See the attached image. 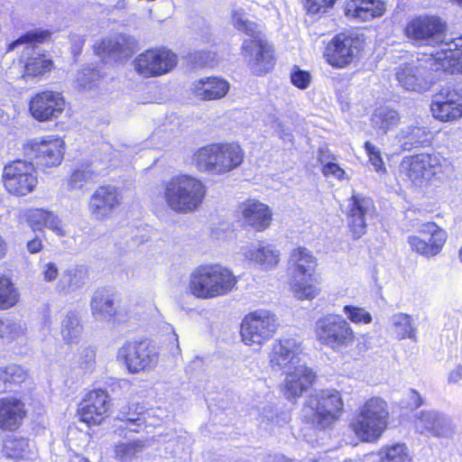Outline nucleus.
I'll return each mask as SVG.
<instances>
[{
	"instance_id": "6e6d98bb",
	"label": "nucleus",
	"mask_w": 462,
	"mask_h": 462,
	"mask_svg": "<svg viewBox=\"0 0 462 462\" xmlns=\"http://www.w3.org/2000/svg\"><path fill=\"white\" fill-rule=\"evenodd\" d=\"M22 333L23 328L19 324L14 322H8L5 324L0 320V340L5 337L10 339H14Z\"/></svg>"
},
{
	"instance_id": "7ed1b4c3",
	"label": "nucleus",
	"mask_w": 462,
	"mask_h": 462,
	"mask_svg": "<svg viewBox=\"0 0 462 462\" xmlns=\"http://www.w3.org/2000/svg\"><path fill=\"white\" fill-rule=\"evenodd\" d=\"M343 407L339 392L327 389L308 397L301 409V417L317 430H325L339 419Z\"/></svg>"
},
{
	"instance_id": "4be33fe9",
	"label": "nucleus",
	"mask_w": 462,
	"mask_h": 462,
	"mask_svg": "<svg viewBox=\"0 0 462 462\" xmlns=\"http://www.w3.org/2000/svg\"><path fill=\"white\" fill-rule=\"evenodd\" d=\"M65 108V101L60 93L42 91L30 101L29 109L33 118L40 122L59 117Z\"/></svg>"
},
{
	"instance_id": "f3484780",
	"label": "nucleus",
	"mask_w": 462,
	"mask_h": 462,
	"mask_svg": "<svg viewBox=\"0 0 462 462\" xmlns=\"http://www.w3.org/2000/svg\"><path fill=\"white\" fill-rule=\"evenodd\" d=\"M447 24L438 16H419L405 27V35L417 45H436L443 37Z\"/></svg>"
},
{
	"instance_id": "ea45409f",
	"label": "nucleus",
	"mask_w": 462,
	"mask_h": 462,
	"mask_svg": "<svg viewBox=\"0 0 462 462\" xmlns=\"http://www.w3.org/2000/svg\"><path fill=\"white\" fill-rule=\"evenodd\" d=\"M231 16L232 24L237 31L245 33L250 38L261 34L258 25L248 18L247 14L242 8L232 10Z\"/></svg>"
},
{
	"instance_id": "c9c22d12",
	"label": "nucleus",
	"mask_w": 462,
	"mask_h": 462,
	"mask_svg": "<svg viewBox=\"0 0 462 462\" xmlns=\"http://www.w3.org/2000/svg\"><path fill=\"white\" fill-rule=\"evenodd\" d=\"M388 329L398 340L414 339L417 330L411 316L402 312L395 313L390 317Z\"/></svg>"
},
{
	"instance_id": "4d7b16f0",
	"label": "nucleus",
	"mask_w": 462,
	"mask_h": 462,
	"mask_svg": "<svg viewBox=\"0 0 462 462\" xmlns=\"http://www.w3.org/2000/svg\"><path fill=\"white\" fill-rule=\"evenodd\" d=\"M97 71L87 68L78 73L76 81L80 88H90L91 83L97 80Z\"/></svg>"
},
{
	"instance_id": "603ef678",
	"label": "nucleus",
	"mask_w": 462,
	"mask_h": 462,
	"mask_svg": "<svg viewBox=\"0 0 462 462\" xmlns=\"http://www.w3.org/2000/svg\"><path fill=\"white\" fill-rule=\"evenodd\" d=\"M311 80V75L305 70L300 69L298 67H294L291 73V83L300 88L305 89L309 87Z\"/></svg>"
},
{
	"instance_id": "774afa93",
	"label": "nucleus",
	"mask_w": 462,
	"mask_h": 462,
	"mask_svg": "<svg viewBox=\"0 0 462 462\" xmlns=\"http://www.w3.org/2000/svg\"><path fill=\"white\" fill-rule=\"evenodd\" d=\"M42 247V241L38 238L32 239L27 243V249L31 254H36Z\"/></svg>"
},
{
	"instance_id": "4468645a",
	"label": "nucleus",
	"mask_w": 462,
	"mask_h": 462,
	"mask_svg": "<svg viewBox=\"0 0 462 462\" xmlns=\"http://www.w3.org/2000/svg\"><path fill=\"white\" fill-rule=\"evenodd\" d=\"M23 152L34 166L55 167L60 164L63 158V142L58 138H34L23 143Z\"/></svg>"
},
{
	"instance_id": "f8f14e48",
	"label": "nucleus",
	"mask_w": 462,
	"mask_h": 462,
	"mask_svg": "<svg viewBox=\"0 0 462 462\" xmlns=\"http://www.w3.org/2000/svg\"><path fill=\"white\" fill-rule=\"evenodd\" d=\"M3 180L9 193L17 196L27 195L38 183L33 162L25 160L9 162L4 167Z\"/></svg>"
},
{
	"instance_id": "2f4dec72",
	"label": "nucleus",
	"mask_w": 462,
	"mask_h": 462,
	"mask_svg": "<svg viewBox=\"0 0 462 462\" xmlns=\"http://www.w3.org/2000/svg\"><path fill=\"white\" fill-rule=\"evenodd\" d=\"M25 415L23 403L14 398L0 399V428L4 430H15Z\"/></svg>"
},
{
	"instance_id": "72a5a7b5",
	"label": "nucleus",
	"mask_w": 462,
	"mask_h": 462,
	"mask_svg": "<svg viewBox=\"0 0 462 462\" xmlns=\"http://www.w3.org/2000/svg\"><path fill=\"white\" fill-rule=\"evenodd\" d=\"M397 140L402 151H411L428 146L431 142V133L424 126L407 125L399 131Z\"/></svg>"
},
{
	"instance_id": "4c0bfd02",
	"label": "nucleus",
	"mask_w": 462,
	"mask_h": 462,
	"mask_svg": "<svg viewBox=\"0 0 462 462\" xmlns=\"http://www.w3.org/2000/svg\"><path fill=\"white\" fill-rule=\"evenodd\" d=\"M82 329L79 313L74 310L68 311L61 320L60 334L63 340L68 344L77 343Z\"/></svg>"
},
{
	"instance_id": "a18cd8bd",
	"label": "nucleus",
	"mask_w": 462,
	"mask_h": 462,
	"mask_svg": "<svg viewBox=\"0 0 462 462\" xmlns=\"http://www.w3.org/2000/svg\"><path fill=\"white\" fill-rule=\"evenodd\" d=\"M262 423L266 425H273L282 427L289 422L291 417L287 411L278 412L277 409L273 405H266L261 412Z\"/></svg>"
},
{
	"instance_id": "e2e57ef3",
	"label": "nucleus",
	"mask_w": 462,
	"mask_h": 462,
	"mask_svg": "<svg viewBox=\"0 0 462 462\" xmlns=\"http://www.w3.org/2000/svg\"><path fill=\"white\" fill-rule=\"evenodd\" d=\"M42 274L46 282H52L56 280L59 274V270L54 263H44L42 267Z\"/></svg>"
},
{
	"instance_id": "49530a36",
	"label": "nucleus",
	"mask_w": 462,
	"mask_h": 462,
	"mask_svg": "<svg viewBox=\"0 0 462 462\" xmlns=\"http://www.w3.org/2000/svg\"><path fill=\"white\" fill-rule=\"evenodd\" d=\"M439 45L444 57H438V60H459L462 57V37L444 41V36L437 44Z\"/></svg>"
},
{
	"instance_id": "58836bf2",
	"label": "nucleus",
	"mask_w": 462,
	"mask_h": 462,
	"mask_svg": "<svg viewBox=\"0 0 462 462\" xmlns=\"http://www.w3.org/2000/svg\"><path fill=\"white\" fill-rule=\"evenodd\" d=\"M399 121V114L394 110L387 108L375 110L371 118L372 125L382 130L383 134H386L393 126L397 125Z\"/></svg>"
},
{
	"instance_id": "37998d69",
	"label": "nucleus",
	"mask_w": 462,
	"mask_h": 462,
	"mask_svg": "<svg viewBox=\"0 0 462 462\" xmlns=\"http://www.w3.org/2000/svg\"><path fill=\"white\" fill-rule=\"evenodd\" d=\"M27 440L23 437L15 435H6L4 439V453L7 457L18 459L23 457L25 448H27Z\"/></svg>"
},
{
	"instance_id": "052dcab7",
	"label": "nucleus",
	"mask_w": 462,
	"mask_h": 462,
	"mask_svg": "<svg viewBox=\"0 0 462 462\" xmlns=\"http://www.w3.org/2000/svg\"><path fill=\"white\" fill-rule=\"evenodd\" d=\"M322 173L325 176H334L335 178L341 180L344 178L345 171L335 162H327L322 168Z\"/></svg>"
},
{
	"instance_id": "393cba45",
	"label": "nucleus",
	"mask_w": 462,
	"mask_h": 462,
	"mask_svg": "<svg viewBox=\"0 0 462 462\" xmlns=\"http://www.w3.org/2000/svg\"><path fill=\"white\" fill-rule=\"evenodd\" d=\"M120 204V194L116 188L100 186L90 197L88 209L96 219L108 217Z\"/></svg>"
},
{
	"instance_id": "f03ea898",
	"label": "nucleus",
	"mask_w": 462,
	"mask_h": 462,
	"mask_svg": "<svg viewBox=\"0 0 462 462\" xmlns=\"http://www.w3.org/2000/svg\"><path fill=\"white\" fill-rule=\"evenodd\" d=\"M236 279L233 273L220 264H204L190 274L189 289L200 299H212L226 295L235 287Z\"/></svg>"
},
{
	"instance_id": "0eeeda50",
	"label": "nucleus",
	"mask_w": 462,
	"mask_h": 462,
	"mask_svg": "<svg viewBox=\"0 0 462 462\" xmlns=\"http://www.w3.org/2000/svg\"><path fill=\"white\" fill-rule=\"evenodd\" d=\"M447 164V160L439 154L420 153L404 157L399 171L415 185H421L441 174Z\"/></svg>"
},
{
	"instance_id": "864d4df0",
	"label": "nucleus",
	"mask_w": 462,
	"mask_h": 462,
	"mask_svg": "<svg viewBox=\"0 0 462 462\" xmlns=\"http://www.w3.org/2000/svg\"><path fill=\"white\" fill-rule=\"evenodd\" d=\"M47 217H50V211L42 208H34L28 214V221L33 228L41 229L45 226Z\"/></svg>"
},
{
	"instance_id": "9d476101",
	"label": "nucleus",
	"mask_w": 462,
	"mask_h": 462,
	"mask_svg": "<svg viewBox=\"0 0 462 462\" xmlns=\"http://www.w3.org/2000/svg\"><path fill=\"white\" fill-rule=\"evenodd\" d=\"M388 405L379 397L367 400L351 420L355 433H383L388 425Z\"/></svg>"
},
{
	"instance_id": "5701e85b",
	"label": "nucleus",
	"mask_w": 462,
	"mask_h": 462,
	"mask_svg": "<svg viewBox=\"0 0 462 462\" xmlns=\"http://www.w3.org/2000/svg\"><path fill=\"white\" fill-rule=\"evenodd\" d=\"M137 47L136 39L127 33L117 32L102 40L96 49L97 54L119 61L132 56Z\"/></svg>"
},
{
	"instance_id": "a19ab883",
	"label": "nucleus",
	"mask_w": 462,
	"mask_h": 462,
	"mask_svg": "<svg viewBox=\"0 0 462 462\" xmlns=\"http://www.w3.org/2000/svg\"><path fill=\"white\" fill-rule=\"evenodd\" d=\"M19 293L11 279L0 274V310H7L16 304Z\"/></svg>"
},
{
	"instance_id": "e433bc0d",
	"label": "nucleus",
	"mask_w": 462,
	"mask_h": 462,
	"mask_svg": "<svg viewBox=\"0 0 462 462\" xmlns=\"http://www.w3.org/2000/svg\"><path fill=\"white\" fill-rule=\"evenodd\" d=\"M450 425L451 420L448 416L436 411H423L420 413L416 420L418 429L432 431L433 433L448 430Z\"/></svg>"
},
{
	"instance_id": "a211bd4d",
	"label": "nucleus",
	"mask_w": 462,
	"mask_h": 462,
	"mask_svg": "<svg viewBox=\"0 0 462 462\" xmlns=\"http://www.w3.org/2000/svg\"><path fill=\"white\" fill-rule=\"evenodd\" d=\"M242 53L250 70L254 75H264L273 66L272 46L263 39L262 33L245 40L242 45Z\"/></svg>"
},
{
	"instance_id": "1a4fd4ad",
	"label": "nucleus",
	"mask_w": 462,
	"mask_h": 462,
	"mask_svg": "<svg viewBox=\"0 0 462 462\" xmlns=\"http://www.w3.org/2000/svg\"><path fill=\"white\" fill-rule=\"evenodd\" d=\"M316 336L321 344L337 351L352 346L355 338L353 328L339 315H328L318 319Z\"/></svg>"
},
{
	"instance_id": "20e7f679",
	"label": "nucleus",
	"mask_w": 462,
	"mask_h": 462,
	"mask_svg": "<svg viewBox=\"0 0 462 462\" xmlns=\"http://www.w3.org/2000/svg\"><path fill=\"white\" fill-rule=\"evenodd\" d=\"M205 195V185L199 179L189 175L174 177L164 187L167 205L180 214L196 210L202 204Z\"/></svg>"
},
{
	"instance_id": "c03bdc74",
	"label": "nucleus",
	"mask_w": 462,
	"mask_h": 462,
	"mask_svg": "<svg viewBox=\"0 0 462 462\" xmlns=\"http://www.w3.org/2000/svg\"><path fill=\"white\" fill-rule=\"evenodd\" d=\"M96 177V172L89 166H85L71 173L68 186L70 189H79L87 183L94 181Z\"/></svg>"
},
{
	"instance_id": "aec40b11",
	"label": "nucleus",
	"mask_w": 462,
	"mask_h": 462,
	"mask_svg": "<svg viewBox=\"0 0 462 462\" xmlns=\"http://www.w3.org/2000/svg\"><path fill=\"white\" fill-rule=\"evenodd\" d=\"M418 233L423 236H432V245L418 236H409L407 243L411 249L427 258L439 254L448 238L447 232L434 222H426L418 226Z\"/></svg>"
},
{
	"instance_id": "dca6fc26",
	"label": "nucleus",
	"mask_w": 462,
	"mask_h": 462,
	"mask_svg": "<svg viewBox=\"0 0 462 462\" xmlns=\"http://www.w3.org/2000/svg\"><path fill=\"white\" fill-rule=\"evenodd\" d=\"M117 358L123 361L131 373L154 367L159 360L154 346L147 341H129L117 351Z\"/></svg>"
},
{
	"instance_id": "69168bd1",
	"label": "nucleus",
	"mask_w": 462,
	"mask_h": 462,
	"mask_svg": "<svg viewBox=\"0 0 462 462\" xmlns=\"http://www.w3.org/2000/svg\"><path fill=\"white\" fill-rule=\"evenodd\" d=\"M273 130L281 139L291 141V134L284 129L282 123L276 122L273 125Z\"/></svg>"
},
{
	"instance_id": "2eb2a0df",
	"label": "nucleus",
	"mask_w": 462,
	"mask_h": 462,
	"mask_svg": "<svg viewBox=\"0 0 462 462\" xmlns=\"http://www.w3.org/2000/svg\"><path fill=\"white\" fill-rule=\"evenodd\" d=\"M134 70L143 78L159 77L171 71L177 64V56L165 48L149 49L133 61Z\"/></svg>"
},
{
	"instance_id": "de8ad7c7",
	"label": "nucleus",
	"mask_w": 462,
	"mask_h": 462,
	"mask_svg": "<svg viewBox=\"0 0 462 462\" xmlns=\"http://www.w3.org/2000/svg\"><path fill=\"white\" fill-rule=\"evenodd\" d=\"M122 424L119 426L121 430H128L131 433H139L143 430L145 420L142 416L141 411L137 414L131 412H122L121 417L118 418Z\"/></svg>"
},
{
	"instance_id": "bf43d9fd",
	"label": "nucleus",
	"mask_w": 462,
	"mask_h": 462,
	"mask_svg": "<svg viewBox=\"0 0 462 462\" xmlns=\"http://www.w3.org/2000/svg\"><path fill=\"white\" fill-rule=\"evenodd\" d=\"M44 226L51 229L56 235L60 236H65V231L61 220L52 212H50V217H47Z\"/></svg>"
},
{
	"instance_id": "0e129e2a",
	"label": "nucleus",
	"mask_w": 462,
	"mask_h": 462,
	"mask_svg": "<svg viewBox=\"0 0 462 462\" xmlns=\"http://www.w3.org/2000/svg\"><path fill=\"white\" fill-rule=\"evenodd\" d=\"M409 402L408 407L411 410H415L420 407L423 404V400L420 393L414 389H410L409 391Z\"/></svg>"
},
{
	"instance_id": "13d9d810",
	"label": "nucleus",
	"mask_w": 462,
	"mask_h": 462,
	"mask_svg": "<svg viewBox=\"0 0 462 462\" xmlns=\"http://www.w3.org/2000/svg\"><path fill=\"white\" fill-rule=\"evenodd\" d=\"M365 148L369 156L371 163L374 166L376 170H380L383 165L380 151L373 143L369 142H366L365 143Z\"/></svg>"
},
{
	"instance_id": "423d86ee",
	"label": "nucleus",
	"mask_w": 462,
	"mask_h": 462,
	"mask_svg": "<svg viewBox=\"0 0 462 462\" xmlns=\"http://www.w3.org/2000/svg\"><path fill=\"white\" fill-rule=\"evenodd\" d=\"M316 265V258L309 249L299 246L291 252L288 272L291 291L297 299L312 300L317 296L319 290L310 283Z\"/></svg>"
},
{
	"instance_id": "6e6552de",
	"label": "nucleus",
	"mask_w": 462,
	"mask_h": 462,
	"mask_svg": "<svg viewBox=\"0 0 462 462\" xmlns=\"http://www.w3.org/2000/svg\"><path fill=\"white\" fill-rule=\"evenodd\" d=\"M435 65L436 60L432 56L411 60L396 68L395 78L402 88L422 92L429 89L431 84Z\"/></svg>"
},
{
	"instance_id": "c756f323",
	"label": "nucleus",
	"mask_w": 462,
	"mask_h": 462,
	"mask_svg": "<svg viewBox=\"0 0 462 462\" xmlns=\"http://www.w3.org/2000/svg\"><path fill=\"white\" fill-rule=\"evenodd\" d=\"M245 222L257 231L266 229L272 221V212L267 205L254 199L241 206Z\"/></svg>"
},
{
	"instance_id": "79ce46f5",
	"label": "nucleus",
	"mask_w": 462,
	"mask_h": 462,
	"mask_svg": "<svg viewBox=\"0 0 462 462\" xmlns=\"http://www.w3.org/2000/svg\"><path fill=\"white\" fill-rule=\"evenodd\" d=\"M379 462H411V457L404 444H394L381 449Z\"/></svg>"
},
{
	"instance_id": "f704fd0d",
	"label": "nucleus",
	"mask_w": 462,
	"mask_h": 462,
	"mask_svg": "<svg viewBox=\"0 0 462 462\" xmlns=\"http://www.w3.org/2000/svg\"><path fill=\"white\" fill-rule=\"evenodd\" d=\"M88 280V268L84 265H74L66 269L60 275L56 290L60 293L69 294L82 289Z\"/></svg>"
},
{
	"instance_id": "c85d7f7f",
	"label": "nucleus",
	"mask_w": 462,
	"mask_h": 462,
	"mask_svg": "<svg viewBox=\"0 0 462 462\" xmlns=\"http://www.w3.org/2000/svg\"><path fill=\"white\" fill-rule=\"evenodd\" d=\"M192 93L201 100H216L224 97L229 90V83L217 77H206L196 80Z\"/></svg>"
},
{
	"instance_id": "f257e3e1",
	"label": "nucleus",
	"mask_w": 462,
	"mask_h": 462,
	"mask_svg": "<svg viewBox=\"0 0 462 462\" xmlns=\"http://www.w3.org/2000/svg\"><path fill=\"white\" fill-rule=\"evenodd\" d=\"M245 153L236 143H216L199 148L194 153L199 171L215 175L227 173L242 164Z\"/></svg>"
},
{
	"instance_id": "412c9836",
	"label": "nucleus",
	"mask_w": 462,
	"mask_h": 462,
	"mask_svg": "<svg viewBox=\"0 0 462 462\" xmlns=\"http://www.w3.org/2000/svg\"><path fill=\"white\" fill-rule=\"evenodd\" d=\"M431 112L440 121H452L462 116V93L450 87L442 88L434 95Z\"/></svg>"
},
{
	"instance_id": "ddd939ff",
	"label": "nucleus",
	"mask_w": 462,
	"mask_h": 462,
	"mask_svg": "<svg viewBox=\"0 0 462 462\" xmlns=\"http://www.w3.org/2000/svg\"><path fill=\"white\" fill-rule=\"evenodd\" d=\"M363 42L364 39L359 34L338 33L326 46L324 58L334 68H345L355 60Z\"/></svg>"
},
{
	"instance_id": "6ab92c4d",
	"label": "nucleus",
	"mask_w": 462,
	"mask_h": 462,
	"mask_svg": "<svg viewBox=\"0 0 462 462\" xmlns=\"http://www.w3.org/2000/svg\"><path fill=\"white\" fill-rule=\"evenodd\" d=\"M111 399L106 391L92 390L88 393L79 404V415L80 420L87 425H100L109 415Z\"/></svg>"
},
{
	"instance_id": "338daca9",
	"label": "nucleus",
	"mask_w": 462,
	"mask_h": 462,
	"mask_svg": "<svg viewBox=\"0 0 462 462\" xmlns=\"http://www.w3.org/2000/svg\"><path fill=\"white\" fill-rule=\"evenodd\" d=\"M462 379V365L456 366L448 375L449 383H457Z\"/></svg>"
},
{
	"instance_id": "680f3d73",
	"label": "nucleus",
	"mask_w": 462,
	"mask_h": 462,
	"mask_svg": "<svg viewBox=\"0 0 462 462\" xmlns=\"http://www.w3.org/2000/svg\"><path fill=\"white\" fill-rule=\"evenodd\" d=\"M6 373H12L14 384L23 383L27 376L26 372L20 365L14 364L6 366Z\"/></svg>"
},
{
	"instance_id": "cd10ccee",
	"label": "nucleus",
	"mask_w": 462,
	"mask_h": 462,
	"mask_svg": "<svg viewBox=\"0 0 462 462\" xmlns=\"http://www.w3.org/2000/svg\"><path fill=\"white\" fill-rule=\"evenodd\" d=\"M385 11L386 5L382 0H349L345 6V14L359 21L380 17Z\"/></svg>"
},
{
	"instance_id": "3c124183",
	"label": "nucleus",
	"mask_w": 462,
	"mask_h": 462,
	"mask_svg": "<svg viewBox=\"0 0 462 462\" xmlns=\"http://www.w3.org/2000/svg\"><path fill=\"white\" fill-rule=\"evenodd\" d=\"M344 313L347 319L353 323L369 324L372 322L371 314L363 308L346 305L344 307Z\"/></svg>"
},
{
	"instance_id": "b1692460",
	"label": "nucleus",
	"mask_w": 462,
	"mask_h": 462,
	"mask_svg": "<svg viewBox=\"0 0 462 462\" xmlns=\"http://www.w3.org/2000/svg\"><path fill=\"white\" fill-rule=\"evenodd\" d=\"M315 377L311 368L303 364L297 365L287 373L282 392L288 401L293 402L312 385Z\"/></svg>"
},
{
	"instance_id": "a878e982",
	"label": "nucleus",
	"mask_w": 462,
	"mask_h": 462,
	"mask_svg": "<svg viewBox=\"0 0 462 462\" xmlns=\"http://www.w3.org/2000/svg\"><path fill=\"white\" fill-rule=\"evenodd\" d=\"M301 353L300 344L295 338H284L273 345L270 363L273 367L285 368L300 364L299 355Z\"/></svg>"
},
{
	"instance_id": "bb28decb",
	"label": "nucleus",
	"mask_w": 462,
	"mask_h": 462,
	"mask_svg": "<svg viewBox=\"0 0 462 462\" xmlns=\"http://www.w3.org/2000/svg\"><path fill=\"white\" fill-rule=\"evenodd\" d=\"M373 208L370 199L353 195L347 216L348 226L355 239L360 238L366 232V218Z\"/></svg>"
},
{
	"instance_id": "473e14b6",
	"label": "nucleus",
	"mask_w": 462,
	"mask_h": 462,
	"mask_svg": "<svg viewBox=\"0 0 462 462\" xmlns=\"http://www.w3.org/2000/svg\"><path fill=\"white\" fill-rule=\"evenodd\" d=\"M244 255L246 259L259 265L262 270H271L277 266L280 261V252L273 245L259 244L250 245L245 249Z\"/></svg>"
},
{
	"instance_id": "09e8293b",
	"label": "nucleus",
	"mask_w": 462,
	"mask_h": 462,
	"mask_svg": "<svg viewBox=\"0 0 462 462\" xmlns=\"http://www.w3.org/2000/svg\"><path fill=\"white\" fill-rule=\"evenodd\" d=\"M77 363L83 373L93 371L96 365L95 349L91 346H81L79 349V357Z\"/></svg>"
},
{
	"instance_id": "7c9ffc66",
	"label": "nucleus",
	"mask_w": 462,
	"mask_h": 462,
	"mask_svg": "<svg viewBox=\"0 0 462 462\" xmlns=\"http://www.w3.org/2000/svg\"><path fill=\"white\" fill-rule=\"evenodd\" d=\"M90 308L97 320H109L116 314V295L106 288L94 291Z\"/></svg>"
},
{
	"instance_id": "39448f33",
	"label": "nucleus",
	"mask_w": 462,
	"mask_h": 462,
	"mask_svg": "<svg viewBox=\"0 0 462 462\" xmlns=\"http://www.w3.org/2000/svg\"><path fill=\"white\" fill-rule=\"evenodd\" d=\"M51 32L42 29H33L26 32L15 41L8 44L7 51L23 47L24 61L23 78L41 77L52 69V60L43 53L36 52V44H42L51 39Z\"/></svg>"
},
{
	"instance_id": "8fccbe9b",
	"label": "nucleus",
	"mask_w": 462,
	"mask_h": 462,
	"mask_svg": "<svg viewBox=\"0 0 462 462\" xmlns=\"http://www.w3.org/2000/svg\"><path fill=\"white\" fill-rule=\"evenodd\" d=\"M143 448V443L140 440H135L129 443H121L116 447V456L121 461H125L133 457L137 452H140Z\"/></svg>"
},
{
	"instance_id": "9b49d317",
	"label": "nucleus",
	"mask_w": 462,
	"mask_h": 462,
	"mask_svg": "<svg viewBox=\"0 0 462 462\" xmlns=\"http://www.w3.org/2000/svg\"><path fill=\"white\" fill-rule=\"evenodd\" d=\"M278 327L277 319L269 310H258L245 317L241 324L243 342L251 346L260 347L270 339Z\"/></svg>"
},
{
	"instance_id": "5fc2aeb1",
	"label": "nucleus",
	"mask_w": 462,
	"mask_h": 462,
	"mask_svg": "<svg viewBox=\"0 0 462 462\" xmlns=\"http://www.w3.org/2000/svg\"><path fill=\"white\" fill-rule=\"evenodd\" d=\"M336 0H307L306 7L309 13L324 14L331 8Z\"/></svg>"
}]
</instances>
